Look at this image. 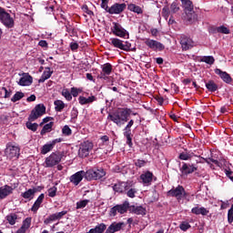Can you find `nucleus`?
Here are the masks:
<instances>
[{"mask_svg":"<svg viewBox=\"0 0 233 233\" xmlns=\"http://www.w3.org/2000/svg\"><path fill=\"white\" fill-rule=\"evenodd\" d=\"M77 116H79V111L77 108L73 107L71 110V119L74 121V119H77Z\"/></svg>","mask_w":233,"mask_h":233,"instance_id":"60","label":"nucleus"},{"mask_svg":"<svg viewBox=\"0 0 233 233\" xmlns=\"http://www.w3.org/2000/svg\"><path fill=\"white\" fill-rule=\"evenodd\" d=\"M145 46L150 48L151 50H154L155 52L158 50V52H163V49L165 48V45H163L161 42H158L157 40L146 38Z\"/></svg>","mask_w":233,"mask_h":233,"instance_id":"9","label":"nucleus"},{"mask_svg":"<svg viewBox=\"0 0 233 233\" xmlns=\"http://www.w3.org/2000/svg\"><path fill=\"white\" fill-rule=\"evenodd\" d=\"M46 114V106H45V104H37L31 111L28 121H37L39 117H42V116H45Z\"/></svg>","mask_w":233,"mask_h":233,"instance_id":"4","label":"nucleus"},{"mask_svg":"<svg viewBox=\"0 0 233 233\" xmlns=\"http://www.w3.org/2000/svg\"><path fill=\"white\" fill-rule=\"evenodd\" d=\"M206 163H214V165H217V167H221L219 165V161L216 158H214V156H211L209 158L205 159Z\"/></svg>","mask_w":233,"mask_h":233,"instance_id":"56","label":"nucleus"},{"mask_svg":"<svg viewBox=\"0 0 233 233\" xmlns=\"http://www.w3.org/2000/svg\"><path fill=\"white\" fill-rule=\"evenodd\" d=\"M198 163L199 160H196V163H183L182 168H180L181 174L183 176H188V174H194L198 170Z\"/></svg>","mask_w":233,"mask_h":233,"instance_id":"10","label":"nucleus"},{"mask_svg":"<svg viewBox=\"0 0 233 233\" xmlns=\"http://www.w3.org/2000/svg\"><path fill=\"white\" fill-rule=\"evenodd\" d=\"M125 227L124 222H113L106 230V233H116L119 232L121 228Z\"/></svg>","mask_w":233,"mask_h":233,"instance_id":"22","label":"nucleus"},{"mask_svg":"<svg viewBox=\"0 0 233 233\" xmlns=\"http://www.w3.org/2000/svg\"><path fill=\"white\" fill-rule=\"evenodd\" d=\"M34 83V78L28 73H24L23 76L19 79L18 85L20 86H30Z\"/></svg>","mask_w":233,"mask_h":233,"instance_id":"20","label":"nucleus"},{"mask_svg":"<svg viewBox=\"0 0 233 233\" xmlns=\"http://www.w3.org/2000/svg\"><path fill=\"white\" fill-rule=\"evenodd\" d=\"M127 8L130 12H135V14H143V9L139 5L129 4Z\"/></svg>","mask_w":233,"mask_h":233,"instance_id":"35","label":"nucleus"},{"mask_svg":"<svg viewBox=\"0 0 233 233\" xmlns=\"http://www.w3.org/2000/svg\"><path fill=\"white\" fill-rule=\"evenodd\" d=\"M179 228H180V230L187 232V230H188V228H190V224L188 222L184 221L179 225Z\"/></svg>","mask_w":233,"mask_h":233,"instance_id":"57","label":"nucleus"},{"mask_svg":"<svg viewBox=\"0 0 233 233\" xmlns=\"http://www.w3.org/2000/svg\"><path fill=\"white\" fill-rule=\"evenodd\" d=\"M0 23L5 26V28H14L15 26V20L10 13L6 12L5 7L0 6Z\"/></svg>","mask_w":233,"mask_h":233,"instance_id":"2","label":"nucleus"},{"mask_svg":"<svg viewBox=\"0 0 233 233\" xmlns=\"http://www.w3.org/2000/svg\"><path fill=\"white\" fill-rule=\"evenodd\" d=\"M110 45L115 46V48H119L120 50H130V43L126 42V44H123V41L119 38H110L109 39Z\"/></svg>","mask_w":233,"mask_h":233,"instance_id":"15","label":"nucleus"},{"mask_svg":"<svg viewBox=\"0 0 233 233\" xmlns=\"http://www.w3.org/2000/svg\"><path fill=\"white\" fill-rule=\"evenodd\" d=\"M128 208H130V203L128 201H125L123 204L116 205L111 208L109 210L110 218H116L117 214H127L128 212Z\"/></svg>","mask_w":233,"mask_h":233,"instance_id":"5","label":"nucleus"},{"mask_svg":"<svg viewBox=\"0 0 233 233\" xmlns=\"http://www.w3.org/2000/svg\"><path fill=\"white\" fill-rule=\"evenodd\" d=\"M25 97V93L21 91H17L13 97L11 98L12 103H17V101H21Z\"/></svg>","mask_w":233,"mask_h":233,"instance_id":"38","label":"nucleus"},{"mask_svg":"<svg viewBox=\"0 0 233 233\" xmlns=\"http://www.w3.org/2000/svg\"><path fill=\"white\" fill-rule=\"evenodd\" d=\"M0 92H1V94H4L5 99H8V97H10V96H12V91L6 89V87H1Z\"/></svg>","mask_w":233,"mask_h":233,"instance_id":"50","label":"nucleus"},{"mask_svg":"<svg viewBox=\"0 0 233 233\" xmlns=\"http://www.w3.org/2000/svg\"><path fill=\"white\" fill-rule=\"evenodd\" d=\"M216 31L218 32V34H226V35L230 34V29H228L225 25H220V26L217 27Z\"/></svg>","mask_w":233,"mask_h":233,"instance_id":"45","label":"nucleus"},{"mask_svg":"<svg viewBox=\"0 0 233 233\" xmlns=\"http://www.w3.org/2000/svg\"><path fill=\"white\" fill-rule=\"evenodd\" d=\"M179 159H181L182 161H188L190 159H193V157H196V156H194V153H187V152H182L179 154Z\"/></svg>","mask_w":233,"mask_h":233,"instance_id":"32","label":"nucleus"},{"mask_svg":"<svg viewBox=\"0 0 233 233\" xmlns=\"http://www.w3.org/2000/svg\"><path fill=\"white\" fill-rule=\"evenodd\" d=\"M136 194H137V188H130L127 192V198H136Z\"/></svg>","mask_w":233,"mask_h":233,"instance_id":"55","label":"nucleus"},{"mask_svg":"<svg viewBox=\"0 0 233 233\" xmlns=\"http://www.w3.org/2000/svg\"><path fill=\"white\" fill-rule=\"evenodd\" d=\"M186 20L188 23H194V21H196V13L194 12V10L192 11H186Z\"/></svg>","mask_w":233,"mask_h":233,"instance_id":"37","label":"nucleus"},{"mask_svg":"<svg viewBox=\"0 0 233 233\" xmlns=\"http://www.w3.org/2000/svg\"><path fill=\"white\" fill-rule=\"evenodd\" d=\"M14 192V187L5 185L4 187H0V199H5V198H8L10 194Z\"/></svg>","mask_w":233,"mask_h":233,"instance_id":"23","label":"nucleus"},{"mask_svg":"<svg viewBox=\"0 0 233 233\" xmlns=\"http://www.w3.org/2000/svg\"><path fill=\"white\" fill-rule=\"evenodd\" d=\"M35 192H37V188L34 187L26 190L24 193H21V196L24 198V199H28V201H32V199L35 196Z\"/></svg>","mask_w":233,"mask_h":233,"instance_id":"28","label":"nucleus"},{"mask_svg":"<svg viewBox=\"0 0 233 233\" xmlns=\"http://www.w3.org/2000/svg\"><path fill=\"white\" fill-rule=\"evenodd\" d=\"M140 179L145 187H150V185H152V181H156L157 177H154L152 172L147 171L140 175Z\"/></svg>","mask_w":233,"mask_h":233,"instance_id":"16","label":"nucleus"},{"mask_svg":"<svg viewBox=\"0 0 233 233\" xmlns=\"http://www.w3.org/2000/svg\"><path fill=\"white\" fill-rule=\"evenodd\" d=\"M132 212L137 214V216H145L147 214V208H143V206H133Z\"/></svg>","mask_w":233,"mask_h":233,"instance_id":"30","label":"nucleus"},{"mask_svg":"<svg viewBox=\"0 0 233 233\" xmlns=\"http://www.w3.org/2000/svg\"><path fill=\"white\" fill-rule=\"evenodd\" d=\"M135 165H136L137 167H138V168H141V167H145V165H147V161L141 160V159H137V160L135 162Z\"/></svg>","mask_w":233,"mask_h":233,"instance_id":"63","label":"nucleus"},{"mask_svg":"<svg viewBox=\"0 0 233 233\" xmlns=\"http://www.w3.org/2000/svg\"><path fill=\"white\" fill-rule=\"evenodd\" d=\"M54 122H49L48 124H46L40 132L41 136H45L46 134H48V132H52Z\"/></svg>","mask_w":233,"mask_h":233,"instance_id":"33","label":"nucleus"},{"mask_svg":"<svg viewBox=\"0 0 233 233\" xmlns=\"http://www.w3.org/2000/svg\"><path fill=\"white\" fill-rule=\"evenodd\" d=\"M88 203H90V200H88V199L80 200V201L76 202V209L79 210V208H85V207H86V205H88Z\"/></svg>","mask_w":233,"mask_h":233,"instance_id":"46","label":"nucleus"},{"mask_svg":"<svg viewBox=\"0 0 233 233\" xmlns=\"http://www.w3.org/2000/svg\"><path fill=\"white\" fill-rule=\"evenodd\" d=\"M111 26V32L114 34V35H116V37H122V39L128 38V31L121 25V24L117 22H113Z\"/></svg>","mask_w":233,"mask_h":233,"instance_id":"7","label":"nucleus"},{"mask_svg":"<svg viewBox=\"0 0 233 233\" xmlns=\"http://www.w3.org/2000/svg\"><path fill=\"white\" fill-rule=\"evenodd\" d=\"M81 92H83V88L81 87H71V96H73V97H77Z\"/></svg>","mask_w":233,"mask_h":233,"instance_id":"48","label":"nucleus"},{"mask_svg":"<svg viewBox=\"0 0 233 233\" xmlns=\"http://www.w3.org/2000/svg\"><path fill=\"white\" fill-rule=\"evenodd\" d=\"M65 157L63 152H53L49 157L46 158L45 165L46 168H52L56 165L61 163V159Z\"/></svg>","mask_w":233,"mask_h":233,"instance_id":"3","label":"nucleus"},{"mask_svg":"<svg viewBox=\"0 0 233 233\" xmlns=\"http://www.w3.org/2000/svg\"><path fill=\"white\" fill-rule=\"evenodd\" d=\"M5 219L9 225H15V223L19 222L21 218L16 213H10L5 217Z\"/></svg>","mask_w":233,"mask_h":233,"instance_id":"29","label":"nucleus"},{"mask_svg":"<svg viewBox=\"0 0 233 233\" xmlns=\"http://www.w3.org/2000/svg\"><path fill=\"white\" fill-rule=\"evenodd\" d=\"M95 101H97V97H96V96H88L87 98L80 96L78 97V103L79 105L85 106V105H92V103H94Z\"/></svg>","mask_w":233,"mask_h":233,"instance_id":"24","label":"nucleus"},{"mask_svg":"<svg viewBox=\"0 0 233 233\" xmlns=\"http://www.w3.org/2000/svg\"><path fill=\"white\" fill-rule=\"evenodd\" d=\"M101 1H102L100 5L101 8H103L108 14V10H110V7L108 6V0H101Z\"/></svg>","mask_w":233,"mask_h":233,"instance_id":"59","label":"nucleus"},{"mask_svg":"<svg viewBox=\"0 0 233 233\" xmlns=\"http://www.w3.org/2000/svg\"><path fill=\"white\" fill-rule=\"evenodd\" d=\"M82 10H83V12H84L85 14H86L87 15H89V17H91V18L94 17V12L88 8V5H84L82 6Z\"/></svg>","mask_w":233,"mask_h":233,"instance_id":"51","label":"nucleus"},{"mask_svg":"<svg viewBox=\"0 0 233 233\" xmlns=\"http://www.w3.org/2000/svg\"><path fill=\"white\" fill-rule=\"evenodd\" d=\"M86 179V172L85 170L77 171L76 173L73 174L69 177L70 183H72L75 187H77L81 181H83V178Z\"/></svg>","mask_w":233,"mask_h":233,"instance_id":"13","label":"nucleus"},{"mask_svg":"<svg viewBox=\"0 0 233 233\" xmlns=\"http://www.w3.org/2000/svg\"><path fill=\"white\" fill-rule=\"evenodd\" d=\"M101 68L102 72L100 73L99 77L100 79H105L106 81V79H108V76L112 74V64H104L103 66H101Z\"/></svg>","mask_w":233,"mask_h":233,"instance_id":"19","label":"nucleus"},{"mask_svg":"<svg viewBox=\"0 0 233 233\" xmlns=\"http://www.w3.org/2000/svg\"><path fill=\"white\" fill-rule=\"evenodd\" d=\"M33 121L28 120L25 124L26 128L28 130H32V132H36L39 125L37 123H32Z\"/></svg>","mask_w":233,"mask_h":233,"instance_id":"39","label":"nucleus"},{"mask_svg":"<svg viewBox=\"0 0 233 233\" xmlns=\"http://www.w3.org/2000/svg\"><path fill=\"white\" fill-rule=\"evenodd\" d=\"M70 48L74 52V51L77 50V48H79V44H77V42H71Z\"/></svg>","mask_w":233,"mask_h":233,"instance_id":"64","label":"nucleus"},{"mask_svg":"<svg viewBox=\"0 0 233 233\" xmlns=\"http://www.w3.org/2000/svg\"><path fill=\"white\" fill-rule=\"evenodd\" d=\"M62 134L64 136H72V129L70 128V127L68 126H64V127L62 128Z\"/></svg>","mask_w":233,"mask_h":233,"instance_id":"52","label":"nucleus"},{"mask_svg":"<svg viewBox=\"0 0 233 233\" xmlns=\"http://www.w3.org/2000/svg\"><path fill=\"white\" fill-rule=\"evenodd\" d=\"M19 152H21V148L18 146H14L11 143L6 145L5 149V155L8 159H14V157H19Z\"/></svg>","mask_w":233,"mask_h":233,"instance_id":"8","label":"nucleus"},{"mask_svg":"<svg viewBox=\"0 0 233 233\" xmlns=\"http://www.w3.org/2000/svg\"><path fill=\"white\" fill-rule=\"evenodd\" d=\"M170 16V8L168 7V5H165L162 8V17L168 19V17Z\"/></svg>","mask_w":233,"mask_h":233,"instance_id":"47","label":"nucleus"},{"mask_svg":"<svg viewBox=\"0 0 233 233\" xmlns=\"http://www.w3.org/2000/svg\"><path fill=\"white\" fill-rule=\"evenodd\" d=\"M95 233H103L106 230V225L105 223L98 224L94 228Z\"/></svg>","mask_w":233,"mask_h":233,"instance_id":"43","label":"nucleus"},{"mask_svg":"<svg viewBox=\"0 0 233 233\" xmlns=\"http://www.w3.org/2000/svg\"><path fill=\"white\" fill-rule=\"evenodd\" d=\"M134 126V120H130L127 125L126 126V127L124 128V132H132V127Z\"/></svg>","mask_w":233,"mask_h":233,"instance_id":"62","label":"nucleus"},{"mask_svg":"<svg viewBox=\"0 0 233 233\" xmlns=\"http://www.w3.org/2000/svg\"><path fill=\"white\" fill-rule=\"evenodd\" d=\"M41 204L39 202L35 201L34 205L31 208V212L34 214H37V210H39Z\"/></svg>","mask_w":233,"mask_h":233,"instance_id":"58","label":"nucleus"},{"mask_svg":"<svg viewBox=\"0 0 233 233\" xmlns=\"http://www.w3.org/2000/svg\"><path fill=\"white\" fill-rule=\"evenodd\" d=\"M206 87L209 92H216V90H218V84H216L214 80H210L208 83H206Z\"/></svg>","mask_w":233,"mask_h":233,"instance_id":"36","label":"nucleus"},{"mask_svg":"<svg viewBox=\"0 0 233 233\" xmlns=\"http://www.w3.org/2000/svg\"><path fill=\"white\" fill-rule=\"evenodd\" d=\"M127 188H128L127 182H118L113 186L114 192H117L118 194H123Z\"/></svg>","mask_w":233,"mask_h":233,"instance_id":"25","label":"nucleus"},{"mask_svg":"<svg viewBox=\"0 0 233 233\" xmlns=\"http://www.w3.org/2000/svg\"><path fill=\"white\" fill-rule=\"evenodd\" d=\"M62 141H63V138H56L44 145L41 149V154L43 155L48 154V152H51V150L54 149V147H56V143H62Z\"/></svg>","mask_w":233,"mask_h":233,"instance_id":"18","label":"nucleus"},{"mask_svg":"<svg viewBox=\"0 0 233 233\" xmlns=\"http://www.w3.org/2000/svg\"><path fill=\"white\" fill-rule=\"evenodd\" d=\"M54 105L56 112H63L66 106L65 102H63L62 100H56L54 102Z\"/></svg>","mask_w":233,"mask_h":233,"instance_id":"34","label":"nucleus"},{"mask_svg":"<svg viewBox=\"0 0 233 233\" xmlns=\"http://www.w3.org/2000/svg\"><path fill=\"white\" fill-rule=\"evenodd\" d=\"M124 136H125V137L127 139V145H128V147L130 148H132V146L134 145L132 143V132H130V131H127V132L124 131Z\"/></svg>","mask_w":233,"mask_h":233,"instance_id":"41","label":"nucleus"},{"mask_svg":"<svg viewBox=\"0 0 233 233\" xmlns=\"http://www.w3.org/2000/svg\"><path fill=\"white\" fill-rule=\"evenodd\" d=\"M106 176V172H105V169H89L86 171V179L87 181H97V179H101V177H105Z\"/></svg>","mask_w":233,"mask_h":233,"instance_id":"6","label":"nucleus"},{"mask_svg":"<svg viewBox=\"0 0 233 233\" xmlns=\"http://www.w3.org/2000/svg\"><path fill=\"white\" fill-rule=\"evenodd\" d=\"M62 96L66 99V101H72V93L68 89H63Z\"/></svg>","mask_w":233,"mask_h":233,"instance_id":"49","label":"nucleus"},{"mask_svg":"<svg viewBox=\"0 0 233 233\" xmlns=\"http://www.w3.org/2000/svg\"><path fill=\"white\" fill-rule=\"evenodd\" d=\"M94 148V144L89 141L84 142L78 150L79 157H87L90 155V150Z\"/></svg>","mask_w":233,"mask_h":233,"instance_id":"11","label":"nucleus"},{"mask_svg":"<svg viewBox=\"0 0 233 233\" xmlns=\"http://www.w3.org/2000/svg\"><path fill=\"white\" fill-rule=\"evenodd\" d=\"M201 63H206L207 65H214V62L216 59H214V56H203L200 59Z\"/></svg>","mask_w":233,"mask_h":233,"instance_id":"42","label":"nucleus"},{"mask_svg":"<svg viewBox=\"0 0 233 233\" xmlns=\"http://www.w3.org/2000/svg\"><path fill=\"white\" fill-rule=\"evenodd\" d=\"M208 209L203 207L199 208V205H197V207L191 209V213L195 214L196 216H208Z\"/></svg>","mask_w":233,"mask_h":233,"instance_id":"27","label":"nucleus"},{"mask_svg":"<svg viewBox=\"0 0 233 233\" xmlns=\"http://www.w3.org/2000/svg\"><path fill=\"white\" fill-rule=\"evenodd\" d=\"M55 214L56 216V219L59 220V219H63V217L66 216V214H68V211L63 210V211H60V212H56Z\"/></svg>","mask_w":233,"mask_h":233,"instance_id":"61","label":"nucleus"},{"mask_svg":"<svg viewBox=\"0 0 233 233\" xmlns=\"http://www.w3.org/2000/svg\"><path fill=\"white\" fill-rule=\"evenodd\" d=\"M180 1L186 12H192V10H194V4L190 0H180Z\"/></svg>","mask_w":233,"mask_h":233,"instance_id":"31","label":"nucleus"},{"mask_svg":"<svg viewBox=\"0 0 233 233\" xmlns=\"http://www.w3.org/2000/svg\"><path fill=\"white\" fill-rule=\"evenodd\" d=\"M52 74H54V71L50 67H45V71L39 78L38 83H45V81L52 77Z\"/></svg>","mask_w":233,"mask_h":233,"instance_id":"26","label":"nucleus"},{"mask_svg":"<svg viewBox=\"0 0 233 233\" xmlns=\"http://www.w3.org/2000/svg\"><path fill=\"white\" fill-rule=\"evenodd\" d=\"M54 221H58L57 220V216L55 214L49 215L45 220L44 223L45 225H50V223H54Z\"/></svg>","mask_w":233,"mask_h":233,"instance_id":"40","label":"nucleus"},{"mask_svg":"<svg viewBox=\"0 0 233 233\" xmlns=\"http://www.w3.org/2000/svg\"><path fill=\"white\" fill-rule=\"evenodd\" d=\"M167 194L172 196V198H176L177 199H183V198L187 196V192L185 191V187H183V186H177L176 188L170 189Z\"/></svg>","mask_w":233,"mask_h":233,"instance_id":"14","label":"nucleus"},{"mask_svg":"<svg viewBox=\"0 0 233 233\" xmlns=\"http://www.w3.org/2000/svg\"><path fill=\"white\" fill-rule=\"evenodd\" d=\"M131 114L132 109L130 108H118L117 110L109 113L107 119L112 121V123H115L116 127H123V125L128 121Z\"/></svg>","mask_w":233,"mask_h":233,"instance_id":"1","label":"nucleus"},{"mask_svg":"<svg viewBox=\"0 0 233 233\" xmlns=\"http://www.w3.org/2000/svg\"><path fill=\"white\" fill-rule=\"evenodd\" d=\"M125 10H127V4L115 3L109 7L107 14H110L111 15H117L119 14H123Z\"/></svg>","mask_w":233,"mask_h":233,"instance_id":"12","label":"nucleus"},{"mask_svg":"<svg viewBox=\"0 0 233 233\" xmlns=\"http://www.w3.org/2000/svg\"><path fill=\"white\" fill-rule=\"evenodd\" d=\"M56 194H57V187H52L48 189L49 198H56Z\"/></svg>","mask_w":233,"mask_h":233,"instance_id":"54","label":"nucleus"},{"mask_svg":"<svg viewBox=\"0 0 233 233\" xmlns=\"http://www.w3.org/2000/svg\"><path fill=\"white\" fill-rule=\"evenodd\" d=\"M31 225H32V218H26L23 221L21 228L25 230H28L30 228Z\"/></svg>","mask_w":233,"mask_h":233,"instance_id":"44","label":"nucleus"},{"mask_svg":"<svg viewBox=\"0 0 233 233\" xmlns=\"http://www.w3.org/2000/svg\"><path fill=\"white\" fill-rule=\"evenodd\" d=\"M180 45L182 50H190V48H194V41L185 35H182L180 37Z\"/></svg>","mask_w":233,"mask_h":233,"instance_id":"17","label":"nucleus"},{"mask_svg":"<svg viewBox=\"0 0 233 233\" xmlns=\"http://www.w3.org/2000/svg\"><path fill=\"white\" fill-rule=\"evenodd\" d=\"M215 74H217V76H219L220 79H222L224 83H227L228 85H230V83H232V76H230L228 73L222 71L219 68H216Z\"/></svg>","mask_w":233,"mask_h":233,"instance_id":"21","label":"nucleus"},{"mask_svg":"<svg viewBox=\"0 0 233 233\" xmlns=\"http://www.w3.org/2000/svg\"><path fill=\"white\" fill-rule=\"evenodd\" d=\"M170 10L172 14H177V12H179V5H177V2H173L171 4Z\"/></svg>","mask_w":233,"mask_h":233,"instance_id":"53","label":"nucleus"}]
</instances>
